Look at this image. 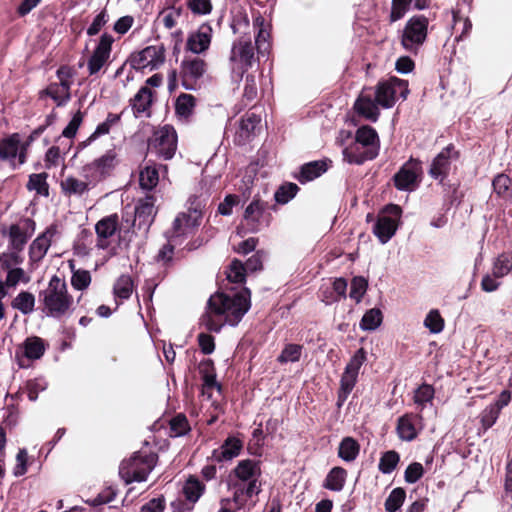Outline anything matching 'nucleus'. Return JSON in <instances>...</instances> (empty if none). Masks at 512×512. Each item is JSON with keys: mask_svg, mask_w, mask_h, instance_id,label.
<instances>
[{"mask_svg": "<svg viewBox=\"0 0 512 512\" xmlns=\"http://www.w3.org/2000/svg\"><path fill=\"white\" fill-rule=\"evenodd\" d=\"M212 34L213 29L209 24L204 23L200 25L195 32L188 36L186 43L187 49L194 54L205 52L211 44Z\"/></svg>", "mask_w": 512, "mask_h": 512, "instance_id": "20", "label": "nucleus"}, {"mask_svg": "<svg viewBox=\"0 0 512 512\" xmlns=\"http://www.w3.org/2000/svg\"><path fill=\"white\" fill-rule=\"evenodd\" d=\"M409 93L408 83L397 77H390L388 80L377 84L375 97L376 102L383 108H391L398 98L405 99Z\"/></svg>", "mask_w": 512, "mask_h": 512, "instance_id": "7", "label": "nucleus"}, {"mask_svg": "<svg viewBox=\"0 0 512 512\" xmlns=\"http://www.w3.org/2000/svg\"><path fill=\"white\" fill-rule=\"evenodd\" d=\"M253 26L256 30L255 45L258 53L263 54L269 49V25L265 23V19L257 13L253 18Z\"/></svg>", "mask_w": 512, "mask_h": 512, "instance_id": "29", "label": "nucleus"}, {"mask_svg": "<svg viewBox=\"0 0 512 512\" xmlns=\"http://www.w3.org/2000/svg\"><path fill=\"white\" fill-rule=\"evenodd\" d=\"M47 173L31 174L27 183L29 190H35L39 195L47 197L49 195V185L47 183Z\"/></svg>", "mask_w": 512, "mask_h": 512, "instance_id": "44", "label": "nucleus"}, {"mask_svg": "<svg viewBox=\"0 0 512 512\" xmlns=\"http://www.w3.org/2000/svg\"><path fill=\"white\" fill-rule=\"evenodd\" d=\"M401 216L402 208L397 204L390 203L382 208L373 225V234L381 244H386L395 235Z\"/></svg>", "mask_w": 512, "mask_h": 512, "instance_id": "5", "label": "nucleus"}, {"mask_svg": "<svg viewBox=\"0 0 512 512\" xmlns=\"http://www.w3.org/2000/svg\"><path fill=\"white\" fill-rule=\"evenodd\" d=\"M378 105L376 100H372L370 95L362 93L356 100L354 108L359 115L367 120L376 122L380 114Z\"/></svg>", "mask_w": 512, "mask_h": 512, "instance_id": "27", "label": "nucleus"}, {"mask_svg": "<svg viewBox=\"0 0 512 512\" xmlns=\"http://www.w3.org/2000/svg\"><path fill=\"white\" fill-rule=\"evenodd\" d=\"M116 495L117 490L112 486H109L98 493L96 497L89 499L86 502L93 507H99L112 502L116 498Z\"/></svg>", "mask_w": 512, "mask_h": 512, "instance_id": "54", "label": "nucleus"}, {"mask_svg": "<svg viewBox=\"0 0 512 512\" xmlns=\"http://www.w3.org/2000/svg\"><path fill=\"white\" fill-rule=\"evenodd\" d=\"M46 388H47V382L42 377L31 379L26 382L28 398L32 402L36 401L38 398V394L40 392L46 390Z\"/></svg>", "mask_w": 512, "mask_h": 512, "instance_id": "57", "label": "nucleus"}, {"mask_svg": "<svg viewBox=\"0 0 512 512\" xmlns=\"http://www.w3.org/2000/svg\"><path fill=\"white\" fill-rule=\"evenodd\" d=\"M30 142L20 134L14 133L0 141V158L24 160L27 157V148Z\"/></svg>", "mask_w": 512, "mask_h": 512, "instance_id": "17", "label": "nucleus"}, {"mask_svg": "<svg viewBox=\"0 0 512 512\" xmlns=\"http://www.w3.org/2000/svg\"><path fill=\"white\" fill-rule=\"evenodd\" d=\"M412 0H393L390 14L392 22L400 20L408 11Z\"/></svg>", "mask_w": 512, "mask_h": 512, "instance_id": "60", "label": "nucleus"}, {"mask_svg": "<svg viewBox=\"0 0 512 512\" xmlns=\"http://www.w3.org/2000/svg\"><path fill=\"white\" fill-rule=\"evenodd\" d=\"M55 233L56 228L51 226L33 240L29 246V262L31 265L40 262L44 258L50 247L51 238Z\"/></svg>", "mask_w": 512, "mask_h": 512, "instance_id": "22", "label": "nucleus"}, {"mask_svg": "<svg viewBox=\"0 0 512 512\" xmlns=\"http://www.w3.org/2000/svg\"><path fill=\"white\" fill-rule=\"evenodd\" d=\"M356 142L361 145L365 151L363 152V160H373L379 154V137L376 130L368 125L358 128L355 136Z\"/></svg>", "mask_w": 512, "mask_h": 512, "instance_id": "18", "label": "nucleus"}, {"mask_svg": "<svg viewBox=\"0 0 512 512\" xmlns=\"http://www.w3.org/2000/svg\"><path fill=\"white\" fill-rule=\"evenodd\" d=\"M30 280V276L21 267H15L7 272L5 284L7 287H15L19 282L27 284Z\"/></svg>", "mask_w": 512, "mask_h": 512, "instance_id": "56", "label": "nucleus"}, {"mask_svg": "<svg viewBox=\"0 0 512 512\" xmlns=\"http://www.w3.org/2000/svg\"><path fill=\"white\" fill-rule=\"evenodd\" d=\"M260 476V461L254 459H242L232 469L227 486L228 490L233 492L232 500L238 508L244 506L248 499L261 493Z\"/></svg>", "mask_w": 512, "mask_h": 512, "instance_id": "2", "label": "nucleus"}, {"mask_svg": "<svg viewBox=\"0 0 512 512\" xmlns=\"http://www.w3.org/2000/svg\"><path fill=\"white\" fill-rule=\"evenodd\" d=\"M70 88L69 84L56 82L51 83L43 93L52 98L58 106H61L70 100Z\"/></svg>", "mask_w": 512, "mask_h": 512, "instance_id": "34", "label": "nucleus"}, {"mask_svg": "<svg viewBox=\"0 0 512 512\" xmlns=\"http://www.w3.org/2000/svg\"><path fill=\"white\" fill-rule=\"evenodd\" d=\"M23 348L24 356L27 359L38 360L44 355L46 351V344L42 338L38 336H31L25 339Z\"/></svg>", "mask_w": 512, "mask_h": 512, "instance_id": "32", "label": "nucleus"}, {"mask_svg": "<svg viewBox=\"0 0 512 512\" xmlns=\"http://www.w3.org/2000/svg\"><path fill=\"white\" fill-rule=\"evenodd\" d=\"M266 253L263 250L256 251L244 264L246 272H257L263 269V259Z\"/></svg>", "mask_w": 512, "mask_h": 512, "instance_id": "61", "label": "nucleus"}, {"mask_svg": "<svg viewBox=\"0 0 512 512\" xmlns=\"http://www.w3.org/2000/svg\"><path fill=\"white\" fill-rule=\"evenodd\" d=\"M163 169L164 173H167V167L162 165H156V162L146 165L139 172V185L141 189L146 191L153 190L160 179V169Z\"/></svg>", "mask_w": 512, "mask_h": 512, "instance_id": "26", "label": "nucleus"}, {"mask_svg": "<svg viewBox=\"0 0 512 512\" xmlns=\"http://www.w3.org/2000/svg\"><path fill=\"white\" fill-rule=\"evenodd\" d=\"M39 302L43 304L46 316L59 319L70 309L73 297L68 293L66 283L54 275L48 287L40 291Z\"/></svg>", "mask_w": 512, "mask_h": 512, "instance_id": "3", "label": "nucleus"}, {"mask_svg": "<svg viewBox=\"0 0 512 512\" xmlns=\"http://www.w3.org/2000/svg\"><path fill=\"white\" fill-rule=\"evenodd\" d=\"M205 491V485L196 476H189L183 486V494L185 498L195 503L203 495Z\"/></svg>", "mask_w": 512, "mask_h": 512, "instance_id": "35", "label": "nucleus"}, {"mask_svg": "<svg viewBox=\"0 0 512 512\" xmlns=\"http://www.w3.org/2000/svg\"><path fill=\"white\" fill-rule=\"evenodd\" d=\"M180 16V8H169L160 13L159 19L163 23L165 28L172 29L176 26Z\"/></svg>", "mask_w": 512, "mask_h": 512, "instance_id": "58", "label": "nucleus"}, {"mask_svg": "<svg viewBox=\"0 0 512 512\" xmlns=\"http://www.w3.org/2000/svg\"><path fill=\"white\" fill-rule=\"evenodd\" d=\"M255 47L250 35H243L236 39L231 47L230 63L232 70L243 75L255 62Z\"/></svg>", "mask_w": 512, "mask_h": 512, "instance_id": "6", "label": "nucleus"}, {"mask_svg": "<svg viewBox=\"0 0 512 512\" xmlns=\"http://www.w3.org/2000/svg\"><path fill=\"white\" fill-rule=\"evenodd\" d=\"M156 215L155 198L153 195L139 199L135 205L133 226L138 230L147 231Z\"/></svg>", "mask_w": 512, "mask_h": 512, "instance_id": "15", "label": "nucleus"}, {"mask_svg": "<svg viewBox=\"0 0 512 512\" xmlns=\"http://www.w3.org/2000/svg\"><path fill=\"white\" fill-rule=\"evenodd\" d=\"M424 474V468L421 463L413 462L406 468L404 479L407 483H416Z\"/></svg>", "mask_w": 512, "mask_h": 512, "instance_id": "62", "label": "nucleus"}, {"mask_svg": "<svg viewBox=\"0 0 512 512\" xmlns=\"http://www.w3.org/2000/svg\"><path fill=\"white\" fill-rule=\"evenodd\" d=\"M417 418L415 414H405L398 418L396 432L402 441L410 442L417 437L418 432L415 427Z\"/></svg>", "mask_w": 512, "mask_h": 512, "instance_id": "28", "label": "nucleus"}, {"mask_svg": "<svg viewBox=\"0 0 512 512\" xmlns=\"http://www.w3.org/2000/svg\"><path fill=\"white\" fill-rule=\"evenodd\" d=\"M114 295L121 300L128 299L133 291V281L129 275H121L114 284Z\"/></svg>", "mask_w": 512, "mask_h": 512, "instance_id": "45", "label": "nucleus"}, {"mask_svg": "<svg viewBox=\"0 0 512 512\" xmlns=\"http://www.w3.org/2000/svg\"><path fill=\"white\" fill-rule=\"evenodd\" d=\"M91 283V275L87 270H77L73 272L71 277V284L74 289L82 291L86 289Z\"/></svg>", "mask_w": 512, "mask_h": 512, "instance_id": "59", "label": "nucleus"}, {"mask_svg": "<svg viewBox=\"0 0 512 512\" xmlns=\"http://www.w3.org/2000/svg\"><path fill=\"white\" fill-rule=\"evenodd\" d=\"M118 229V215L111 214L103 217L95 225V232L97 235L96 246L100 249H105L108 246L107 239L112 237Z\"/></svg>", "mask_w": 512, "mask_h": 512, "instance_id": "23", "label": "nucleus"}, {"mask_svg": "<svg viewBox=\"0 0 512 512\" xmlns=\"http://www.w3.org/2000/svg\"><path fill=\"white\" fill-rule=\"evenodd\" d=\"M157 460L156 453L143 455L141 452H136L128 461L120 464L119 475L126 484L146 481Z\"/></svg>", "mask_w": 512, "mask_h": 512, "instance_id": "4", "label": "nucleus"}, {"mask_svg": "<svg viewBox=\"0 0 512 512\" xmlns=\"http://www.w3.org/2000/svg\"><path fill=\"white\" fill-rule=\"evenodd\" d=\"M207 70V63L199 57H185L181 62L180 76L186 90H195Z\"/></svg>", "mask_w": 512, "mask_h": 512, "instance_id": "11", "label": "nucleus"}, {"mask_svg": "<svg viewBox=\"0 0 512 512\" xmlns=\"http://www.w3.org/2000/svg\"><path fill=\"white\" fill-rule=\"evenodd\" d=\"M368 288V281L363 276H356L351 281L349 296L351 299L359 303L366 293Z\"/></svg>", "mask_w": 512, "mask_h": 512, "instance_id": "52", "label": "nucleus"}, {"mask_svg": "<svg viewBox=\"0 0 512 512\" xmlns=\"http://www.w3.org/2000/svg\"><path fill=\"white\" fill-rule=\"evenodd\" d=\"M109 14L106 9L100 11L98 15L94 18L91 25L87 28V34L89 36H94L98 34L101 28L108 22Z\"/></svg>", "mask_w": 512, "mask_h": 512, "instance_id": "63", "label": "nucleus"}, {"mask_svg": "<svg viewBox=\"0 0 512 512\" xmlns=\"http://www.w3.org/2000/svg\"><path fill=\"white\" fill-rule=\"evenodd\" d=\"M251 307V292L242 287L238 292H216L207 301V312L202 318L206 329L219 333L225 324L236 326Z\"/></svg>", "mask_w": 512, "mask_h": 512, "instance_id": "1", "label": "nucleus"}, {"mask_svg": "<svg viewBox=\"0 0 512 512\" xmlns=\"http://www.w3.org/2000/svg\"><path fill=\"white\" fill-rule=\"evenodd\" d=\"M435 390L432 385L423 383L414 392V402L422 409L427 403H431L434 398Z\"/></svg>", "mask_w": 512, "mask_h": 512, "instance_id": "47", "label": "nucleus"}, {"mask_svg": "<svg viewBox=\"0 0 512 512\" xmlns=\"http://www.w3.org/2000/svg\"><path fill=\"white\" fill-rule=\"evenodd\" d=\"M170 437H182L191 430L189 421L185 414L178 413L170 419Z\"/></svg>", "mask_w": 512, "mask_h": 512, "instance_id": "41", "label": "nucleus"}, {"mask_svg": "<svg viewBox=\"0 0 512 512\" xmlns=\"http://www.w3.org/2000/svg\"><path fill=\"white\" fill-rule=\"evenodd\" d=\"M195 216L187 213H179L172 223V227L165 235L169 242L177 243L178 238L186 235L189 230L199 226L201 211L194 210Z\"/></svg>", "mask_w": 512, "mask_h": 512, "instance_id": "16", "label": "nucleus"}, {"mask_svg": "<svg viewBox=\"0 0 512 512\" xmlns=\"http://www.w3.org/2000/svg\"><path fill=\"white\" fill-rule=\"evenodd\" d=\"M428 20L423 16L412 17L406 24L401 43L408 51H417L427 36Z\"/></svg>", "mask_w": 512, "mask_h": 512, "instance_id": "10", "label": "nucleus"}, {"mask_svg": "<svg viewBox=\"0 0 512 512\" xmlns=\"http://www.w3.org/2000/svg\"><path fill=\"white\" fill-rule=\"evenodd\" d=\"M61 188L66 195L82 196L92 187L86 180L82 181L73 176H68L61 181Z\"/></svg>", "mask_w": 512, "mask_h": 512, "instance_id": "33", "label": "nucleus"}, {"mask_svg": "<svg viewBox=\"0 0 512 512\" xmlns=\"http://www.w3.org/2000/svg\"><path fill=\"white\" fill-rule=\"evenodd\" d=\"M177 148V135L175 129L165 125L155 130L149 141L148 149L158 156L170 160L174 157Z\"/></svg>", "mask_w": 512, "mask_h": 512, "instance_id": "8", "label": "nucleus"}, {"mask_svg": "<svg viewBox=\"0 0 512 512\" xmlns=\"http://www.w3.org/2000/svg\"><path fill=\"white\" fill-rule=\"evenodd\" d=\"M9 250L23 251L29 240V234L25 235L23 229L18 224H12L9 227Z\"/></svg>", "mask_w": 512, "mask_h": 512, "instance_id": "38", "label": "nucleus"}, {"mask_svg": "<svg viewBox=\"0 0 512 512\" xmlns=\"http://www.w3.org/2000/svg\"><path fill=\"white\" fill-rule=\"evenodd\" d=\"M246 270L242 261L234 259L227 272V279L229 282L235 284H243L246 281Z\"/></svg>", "mask_w": 512, "mask_h": 512, "instance_id": "48", "label": "nucleus"}, {"mask_svg": "<svg viewBox=\"0 0 512 512\" xmlns=\"http://www.w3.org/2000/svg\"><path fill=\"white\" fill-rule=\"evenodd\" d=\"M243 449V442L235 437L228 436L222 445L212 452V460L218 463L228 462L240 455Z\"/></svg>", "mask_w": 512, "mask_h": 512, "instance_id": "21", "label": "nucleus"}, {"mask_svg": "<svg viewBox=\"0 0 512 512\" xmlns=\"http://www.w3.org/2000/svg\"><path fill=\"white\" fill-rule=\"evenodd\" d=\"M367 359V352L366 350L361 347L359 348L354 355L351 357L349 363L346 365L344 371L347 372V374H359V370L361 366L364 364V362Z\"/></svg>", "mask_w": 512, "mask_h": 512, "instance_id": "53", "label": "nucleus"}, {"mask_svg": "<svg viewBox=\"0 0 512 512\" xmlns=\"http://www.w3.org/2000/svg\"><path fill=\"white\" fill-rule=\"evenodd\" d=\"M329 163L330 162H305L299 167L298 173L293 174V177L301 184H306L323 175L329 169Z\"/></svg>", "mask_w": 512, "mask_h": 512, "instance_id": "25", "label": "nucleus"}, {"mask_svg": "<svg viewBox=\"0 0 512 512\" xmlns=\"http://www.w3.org/2000/svg\"><path fill=\"white\" fill-rule=\"evenodd\" d=\"M261 129V118L253 112L246 113L235 132L234 143L242 146L251 142Z\"/></svg>", "mask_w": 512, "mask_h": 512, "instance_id": "14", "label": "nucleus"}, {"mask_svg": "<svg viewBox=\"0 0 512 512\" xmlns=\"http://www.w3.org/2000/svg\"><path fill=\"white\" fill-rule=\"evenodd\" d=\"M382 321V311L379 308L374 307L365 312L360 321L359 327L363 331H374L382 324Z\"/></svg>", "mask_w": 512, "mask_h": 512, "instance_id": "39", "label": "nucleus"}, {"mask_svg": "<svg viewBox=\"0 0 512 512\" xmlns=\"http://www.w3.org/2000/svg\"><path fill=\"white\" fill-rule=\"evenodd\" d=\"M406 162L394 175V185L400 191H413L419 184V175L415 167H409Z\"/></svg>", "mask_w": 512, "mask_h": 512, "instance_id": "24", "label": "nucleus"}, {"mask_svg": "<svg viewBox=\"0 0 512 512\" xmlns=\"http://www.w3.org/2000/svg\"><path fill=\"white\" fill-rule=\"evenodd\" d=\"M512 270V254L502 253L499 255L493 265V276L500 278L507 275Z\"/></svg>", "mask_w": 512, "mask_h": 512, "instance_id": "46", "label": "nucleus"}, {"mask_svg": "<svg viewBox=\"0 0 512 512\" xmlns=\"http://www.w3.org/2000/svg\"><path fill=\"white\" fill-rule=\"evenodd\" d=\"M113 170V162H88L81 168V175L91 187H94L98 182L109 177Z\"/></svg>", "mask_w": 512, "mask_h": 512, "instance_id": "19", "label": "nucleus"}, {"mask_svg": "<svg viewBox=\"0 0 512 512\" xmlns=\"http://www.w3.org/2000/svg\"><path fill=\"white\" fill-rule=\"evenodd\" d=\"M195 106V98L190 94H181L178 96L175 104L176 113L182 117H188L192 114Z\"/></svg>", "mask_w": 512, "mask_h": 512, "instance_id": "50", "label": "nucleus"}, {"mask_svg": "<svg viewBox=\"0 0 512 512\" xmlns=\"http://www.w3.org/2000/svg\"><path fill=\"white\" fill-rule=\"evenodd\" d=\"M346 479V469L340 466L333 467L326 475L323 487L330 491L340 492L344 488Z\"/></svg>", "mask_w": 512, "mask_h": 512, "instance_id": "31", "label": "nucleus"}, {"mask_svg": "<svg viewBox=\"0 0 512 512\" xmlns=\"http://www.w3.org/2000/svg\"><path fill=\"white\" fill-rule=\"evenodd\" d=\"M13 309L20 311L23 315H30L34 311L35 296L28 291H21L11 302Z\"/></svg>", "mask_w": 512, "mask_h": 512, "instance_id": "36", "label": "nucleus"}, {"mask_svg": "<svg viewBox=\"0 0 512 512\" xmlns=\"http://www.w3.org/2000/svg\"><path fill=\"white\" fill-rule=\"evenodd\" d=\"M359 453L360 444L355 438L346 436L340 441L337 455L344 462H353Z\"/></svg>", "mask_w": 512, "mask_h": 512, "instance_id": "30", "label": "nucleus"}, {"mask_svg": "<svg viewBox=\"0 0 512 512\" xmlns=\"http://www.w3.org/2000/svg\"><path fill=\"white\" fill-rule=\"evenodd\" d=\"M113 42L114 38L107 33H104L100 37L99 42L87 63L90 75L96 74L106 65L110 58Z\"/></svg>", "mask_w": 512, "mask_h": 512, "instance_id": "13", "label": "nucleus"}, {"mask_svg": "<svg viewBox=\"0 0 512 512\" xmlns=\"http://www.w3.org/2000/svg\"><path fill=\"white\" fill-rule=\"evenodd\" d=\"M300 188L293 182H285L280 185L275 193L274 200L279 205H285L289 203L298 193Z\"/></svg>", "mask_w": 512, "mask_h": 512, "instance_id": "40", "label": "nucleus"}, {"mask_svg": "<svg viewBox=\"0 0 512 512\" xmlns=\"http://www.w3.org/2000/svg\"><path fill=\"white\" fill-rule=\"evenodd\" d=\"M406 499V491L402 487L394 488L385 500L384 507L387 512H397Z\"/></svg>", "mask_w": 512, "mask_h": 512, "instance_id": "42", "label": "nucleus"}, {"mask_svg": "<svg viewBox=\"0 0 512 512\" xmlns=\"http://www.w3.org/2000/svg\"><path fill=\"white\" fill-rule=\"evenodd\" d=\"M268 208L269 204L259 196H255L249 203L243 215V221L249 232L256 233L269 226L271 214L267 212Z\"/></svg>", "mask_w": 512, "mask_h": 512, "instance_id": "9", "label": "nucleus"}, {"mask_svg": "<svg viewBox=\"0 0 512 512\" xmlns=\"http://www.w3.org/2000/svg\"><path fill=\"white\" fill-rule=\"evenodd\" d=\"M400 461V455L395 450L384 452L379 460L378 469L383 474L392 473Z\"/></svg>", "mask_w": 512, "mask_h": 512, "instance_id": "43", "label": "nucleus"}, {"mask_svg": "<svg viewBox=\"0 0 512 512\" xmlns=\"http://www.w3.org/2000/svg\"><path fill=\"white\" fill-rule=\"evenodd\" d=\"M152 103V91L148 87H142L132 100V108L136 116L146 112Z\"/></svg>", "mask_w": 512, "mask_h": 512, "instance_id": "37", "label": "nucleus"}, {"mask_svg": "<svg viewBox=\"0 0 512 512\" xmlns=\"http://www.w3.org/2000/svg\"><path fill=\"white\" fill-rule=\"evenodd\" d=\"M424 326L433 334H438L444 329V320L436 309H432L424 319Z\"/></svg>", "mask_w": 512, "mask_h": 512, "instance_id": "51", "label": "nucleus"}, {"mask_svg": "<svg viewBox=\"0 0 512 512\" xmlns=\"http://www.w3.org/2000/svg\"><path fill=\"white\" fill-rule=\"evenodd\" d=\"M302 349L303 347L299 344H286L278 356L277 361L281 364L297 362L301 358Z\"/></svg>", "mask_w": 512, "mask_h": 512, "instance_id": "49", "label": "nucleus"}, {"mask_svg": "<svg viewBox=\"0 0 512 512\" xmlns=\"http://www.w3.org/2000/svg\"><path fill=\"white\" fill-rule=\"evenodd\" d=\"M499 415L500 412L498 411V407L494 408L490 404L481 412L480 423L484 432H486L496 423Z\"/></svg>", "mask_w": 512, "mask_h": 512, "instance_id": "55", "label": "nucleus"}, {"mask_svg": "<svg viewBox=\"0 0 512 512\" xmlns=\"http://www.w3.org/2000/svg\"><path fill=\"white\" fill-rule=\"evenodd\" d=\"M166 507V500L163 495L152 498L145 503L141 508L140 512H164Z\"/></svg>", "mask_w": 512, "mask_h": 512, "instance_id": "64", "label": "nucleus"}, {"mask_svg": "<svg viewBox=\"0 0 512 512\" xmlns=\"http://www.w3.org/2000/svg\"><path fill=\"white\" fill-rule=\"evenodd\" d=\"M165 60L164 49L162 46H147L142 51L133 55L131 64L135 69L143 70L148 68L150 71L160 67Z\"/></svg>", "mask_w": 512, "mask_h": 512, "instance_id": "12", "label": "nucleus"}]
</instances>
